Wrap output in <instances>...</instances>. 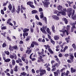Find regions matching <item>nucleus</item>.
<instances>
[{"label": "nucleus", "mask_w": 76, "mask_h": 76, "mask_svg": "<svg viewBox=\"0 0 76 76\" xmlns=\"http://www.w3.org/2000/svg\"><path fill=\"white\" fill-rule=\"evenodd\" d=\"M8 1H7L6 2V3H4L3 4V6H6V5H7V3H8Z\"/></svg>", "instance_id": "51"}, {"label": "nucleus", "mask_w": 76, "mask_h": 76, "mask_svg": "<svg viewBox=\"0 0 76 76\" xmlns=\"http://www.w3.org/2000/svg\"><path fill=\"white\" fill-rule=\"evenodd\" d=\"M20 75H22V76H26L27 75V73L25 72H23L21 73Z\"/></svg>", "instance_id": "24"}, {"label": "nucleus", "mask_w": 76, "mask_h": 76, "mask_svg": "<svg viewBox=\"0 0 76 76\" xmlns=\"http://www.w3.org/2000/svg\"><path fill=\"white\" fill-rule=\"evenodd\" d=\"M47 28V26H43L42 28H40V30L42 33H44L45 35L47 34V32H46V29Z\"/></svg>", "instance_id": "1"}, {"label": "nucleus", "mask_w": 76, "mask_h": 76, "mask_svg": "<svg viewBox=\"0 0 76 76\" xmlns=\"http://www.w3.org/2000/svg\"><path fill=\"white\" fill-rule=\"evenodd\" d=\"M69 57L70 60H71V61H73V59H74V56H73V54L71 53H69Z\"/></svg>", "instance_id": "7"}, {"label": "nucleus", "mask_w": 76, "mask_h": 76, "mask_svg": "<svg viewBox=\"0 0 76 76\" xmlns=\"http://www.w3.org/2000/svg\"><path fill=\"white\" fill-rule=\"evenodd\" d=\"M16 11V10L15 8V7H13L12 10L11 11L12 13H15Z\"/></svg>", "instance_id": "21"}, {"label": "nucleus", "mask_w": 76, "mask_h": 76, "mask_svg": "<svg viewBox=\"0 0 76 76\" xmlns=\"http://www.w3.org/2000/svg\"><path fill=\"white\" fill-rule=\"evenodd\" d=\"M1 14H2V15H4V11H3V10H1Z\"/></svg>", "instance_id": "58"}, {"label": "nucleus", "mask_w": 76, "mask_h": 76, "mask_svg": "<svg viewBox=\"0 0 76 76\" xmlns=\"http://www.w3.org/2000/svg\"><path fill=\"white\" fill-rule=\"evenodd\" d=\"M72 47L74 49H76V45H75V43H73L72 45Z\"/></svg>", "instance_id": "43"}, {"label": "nucleus", "mask_w": 76, "mask_h": 76, "mask_svg": "<svg viewBox=\"0 0 76 76\" xmlns=\"http://www.w3.org/2000/svg\"><path fill=\"white\" fill-rule=\"evenodd\" d=\"M14 72V71H13V69H11L10 71V74H12V75H13V74Z\"/></svg>", "instance_id": "54"}, {"label": "nucleus", "mask_w": 76, "mask_h": 76, "mask_svg": "<svg viewBox=\"0 0 76 76\" xmlns=\"http://www.w3.org/2000/svg\"><path fill=\"white\" fill-rule=\"evenodd\" d=\"M2 47H3V48H4V47H6L7 45H6V43L4 42L2 44Z\"/></svg>", "instance_id": "40"}, {"label": "nucleus", "mask_w": 76, "mask_h": 76, "mask_svg": "<svg viewBox=\"0 0 76 76\" xmlns=\"http://www.w3.org/2000/svg\"><path fill=\"white\" fill-rule=\"evenodd\" d=\"M75 10H73L72 15L71 16L73 20H76V15H75Z\"/></svg>", "instance_id": "6"}, {"label": "nucleus", "mask_w": 76, "mask_h": 76, "mask_svg": "<svg viewBox=\"0 0 76 76\" xmlns=\"http://www.w3.org/2000/svg\"><path fill=\"white\" fill-rule=\"evenodd\" d=\"M20 7H21V9H22V10H25L26 9L25 7H23V5H21Z\"/></svg>", "instance_id": "41"}, {"label": "nucleus", "mask_w": 76, "mask_h": 76, "mask_svg": "<svg viewBox=\"0 0 76 76\" xmlns=\"http://www.w3.org/2000/svg\"><path fill=\"white\" fill-rule=\"evenodd\" d=\"M7 38L8 39L9 41H12L11 39H10V38L9 36H7Z\"/></svg>", "instance_id": "50"}, {"label": "nucleus", "mask_w": 76, "mask_h": 76, "mask_svg": "<svg viewBox=\"0 0 76 76\" xmlns=\"http://www.w3.org/2000/svg\"><path fill=\"white\" fill-rule=\"evenodd\" d=\"M32 42L34 43V45H36L37 46L39 45V44L37 42L35 41H33Z\"/></svg>", "instance_id": "26"}, {"label": "nucleus", "mask_w": 76, "mask_h": 76, "mask_svg": "<svg viewBox=\"0 0 76 76\" xmlns=\"http://www.w3.org/2000/svg\"><path fill=\"white\" fill-rule=\"evenodd\" d=\"M10 59L9 58L6 59V60L4 61V62H6V63H7V62H10Z\"/></svg>", "instance_id": "35"}, {"label": "nucleus", "mask_w": 76, "mask_h": 76, "mask_svg": "<svg viewBox=\"0 0 76 76\" xmlns=\"http://www.w3.org/2000/svg\"><path fill=\"white\" fill-rule=\"evenodd\" d=\"M9 50L10 51H13V46H12L11 45H10L9 46Z\"/></svg>", "instance_id": "20"}, {"label": "nucleus", "mask_w": 76, "mask_h": 76, "mask_svg": "<svg viewBox=\"0 0 76 76\" xmlns=\"http://www.w3.org/2000/svg\"><path fill=\"white\" fill-rule=\"evenodd\" d=\"M20 5H18V10H16V12L17 13L19 14L20 12Z\"/></svg>", "instance_id": "15"}, {"label": "nucleus", "mask_w": 76, "mask_h": 76, "mask_svg": "<svg viewBox=\"0 0 76 76\" xmlns=\"http://www.w3.org/2000/svg\"><path fill=\"white\" fill-rule=\"evenodd\" d=\"M71 73H75V72L76 71V69H73V67L71 68Z\"/></svg>", "instance_id": "18"}, {"label": "nucleus", "mask_w": 76, "mask_h": 76, "mask_svg": "<svg viewBox=\"0 0 76 76\" xmlns=\"http://www.w3.org/2000/svg\"><path fill=\"white\" fill-rule=\"evenodd\" d=\"M13 50H18V46H17V45H15L14 46H13Z\"/></svg>", "instance_id": "32"}, {"label": "nucleus", "mask_w": 76, "mask_h": 76, "mask_svg": "<svg viewBox=\"0 0 76 76\" xmlns=\"http://www.w3.org/2000/svg\"><path fill=\"white\" fill-rule=\"evenodd\" d=\"M47 18H46V17H44V18H43V20H44V21H45V22L46 23V24H47Z\"/></svg>", "instance_id": "42"}, {"label": "nucleus", "mask_w": 76, "mask_h": 76, "mask_svg": "<svg viewBox=\"0 0 76 76\" xmlns=\"http://www.w3.org/2000/svg\"><path fill=\"white\" fill-rule=\"evenodd\" d=\"M35 46V45L33 43V42H32V43L31 44V46H30V48H34Z\"/></svg>", "instance_id": "34"}, {"label": "nucleus", "mask_w": 76, "mask_h": 76, "mask_svg": "<svg viewBox=\"0 0 76 76\" xmlns=\"http://www.w3.org/2000/svg\"><path fill=\"white\" fill-rule=\"evenodd\" d=\"M67 32V30H66L64 29L63 30V31H62V34L64 35H65V33L66 32Z\"/></svg>", "instance_id": "46"}, {"label": "nucleus", "mask_w": 76, "mask_h": 76, "mask_svg": "<svg viewBox=\"0 0 76 76\" xmlns=\"http://www.w3.org/2000/svg\"><path fill=\"white\" fill-rule=\"evenodd\" d=\"M27 5H29L30 7H31V8L34 9L35 8V7L34 5H33L34 4V2L31 1H29L27 3Z\"/></svg>", "instance_id": "4"}, {"label": "nucleus", "mask_w": 76, "mask_h": 76, "mask_svg": "<svg viewBox=\"0 0 76 76\" xmlns=\"http://www.w3.org/2000/svg\"><path fill=\"white\" fill-rule=\"evenodd\" d=\"M10 20H11V19H9L7 21V23H8V24H9V23H10Z\"/></svg>", "instance_id": "59"}, {"label": "nucleus", "mask_w": 76, "mask_h": 76, "mask_svg": "<svg viewBox=\"0 0 76 76\" xmlns=\"http://www.w3.org/2000/svg\"><path fill=\"white\" fill-rule=\"evenodd\" d=\"M67 48H68V46H65L63 50V52L64 53L65 52V51H66V50H67Z\"/></svg>", "instance_id": "37"}, {"label": "nucleus", "mask_w": 76, "mask_h": 76, "mask_svg": "<svg viewBox=\"0 0 76 76\" xmlns=\"http://www.w3.org/2000/svg\"><path fill=\"white\" fill-rule=\"evenodd\" d=\"M15 63H16V62H15V61L14 59H12V66H15Z\"/></svg>", "instance_id": "39"}, {"label": "nucleus", "mask_w": 76, "mask_h": 76, "mask_svg": "<svg viewBox=\"0 0 76 76\" xmlns=\"http://www.w3.org/2000/svg\"><path fill=\"white\" fill-rule=\"evenodd\" d=\"M20 44H23V42L22 40H20L19 42Z\"/></svg>", "instance_id": "64"}, {"label": "nucleus", "mask_w": 76, "mask_h": 76, "mask_svg": "<svg viewBox=\"0 0 76 76\" xmlns=\"http://www.w3.org/2000/svg\"><path fill=\"white\" fill-rule=\"evenodd\" d=\"M70 38L69 37H66V38L65 39L66 41V42L67 43H69V41H70Z\"/></svg>", "instance_id": "29"}, {"label": "nucleus", "mask_w": 76, "mask_h": 76, "mask_svg": "<svg viewBox=\"0 0 76 76\" xmlns=\"http://www.w3.org/2000/svg\"><path fill=\"white\" fill-rule=\"evenodd\" d=\"M58 11V13H60V15H63V16H66V12H65L64 11Z\"/></svg>", "instance_id": "9"}, {"label": "nucleus", "mask_w": 76, "mask_h": 76, "mask_svg": "<svg viewBox=\"0 0 76 76\" xmlns=\"http://www.w3.org/2000/svg\"><path fill=\"white\" fill-rule=\"evenodd\" d=\"M52 68L51 70L52 72H53V71H56V65L52 66Z\"/></svg>", "instance_id": "13"}, {"label": "nucleus", "mask_w": 76, "mask_h": 76, "mask_svg": "<svg viewBox=\"0 0 76 76\" xmlns=\"http://www.w3.org/2000/svg\"><path fill=\"white\" fill-rule=\"evenodd\" d=\"M57 8L58 10L59 11H63V7L59 5L57 6Z\"/></svg>", "instance_id": "12"}, {"label": "nucleus", "mask_w": 76, "mask_h": 76, "mask_svg": "<svg viewBox=\"0 0 76 76\" xmlns=\"http://www.w3.org/2000/svg\"><path fill=\"white\" fill-rule=\"evenodd\" d=\"M67 12L69 17L70 18V16H72V9L71 8H68L67 10Z\"/></svg>", "instance_id": "3"}, {"label": "nucleus", "mask_w": 76, "mask_h": 76, "mask_svg": "<svg viewBox=\"0 0 76 76\" xmlns=\"http://www.w3.org/2000/svg\"><path fill=\"white\" fill-rule=\"evenodd\" d=\"M31 48H29L28 47H27V49L26 50V53H28V54H29L31 53V52L32 51V50H30Z\"/></svg>", "instance_id": "8"}, {"label": "nucleus", "mask_w": 76, "mask_h": 76, "mask_svg": "<svg viewBox=\"0 0 76 76\" xmlns=\"http://www.w3.org/2000/svg\"><path fill=\"white\" fill-rule=\"evenodd\" d=\"M38 11H37V10H33L31 11V14H36V13H38Z\"/></svg>", "instance_id": "17"}, {"label": "nucleus", "mask_w": 76, "mask_h": 76, "mask_svg": "<svg viewBox=\"0 0 76 76\" xmlns=\"http://www.w3.org/2000/svg\"><path fill=\"white\" fill-rule=\"evenodd\" d=\"M35 18L37 20H39V18L38 17V15H36L35 16Z\"/></svg>", "instance_id": "55"}, {"label": "nucleus", "mask_w": 76, "mask_h": 76, "mask_svg": "<svg viewBox=\"0 0 76 76\" xmlns=\"http://www.w3.org/2000/svg\"><path fill=\"white\" fill-rule=\"evenodd\" d=\"M23 57V58H26V54H24L23 55V57Z\"/></svg>", "instance_id": "63"}, {"label": "nucleus", "mask_w": 76, "mask_h": 76, "mask_svg": "<svg viewBox=\"0 0 76 76\" xmlns=\"http://www.w3.org/2000/svg\"><path fill=\"white\" fill-rule=\"evenodd\" d=\"M16 62L17 63H22V60L20 58H18V60H16ZM19 62L20 63H19Z\"/></svg>", "instance_id": "16"}, {"label": "nucleus", "mask_w": 76, "mask_h": 76, "mask_svg": "<svg viewBox=\"0 0 76 76\" xmlns=\"http://www.w3.org/2000/svg\"><path fill=\"white\" fill-rule=\"evenodd\" d=\"M29 31V28H25L23 30V32L24 33H25L26 32H28Z\"/></svg>", "instance_id": "22"}, {"label": "nucleus", "mask_w": 76, "mask_h": 76, "mask_svg": "<svg viewBox=\"0 0 76 76\" xmlns=\"http://www.w3.org/2000/svg\"><path fill=\"white\" fill-rule=\"evenodd\" d=\"M13 55L14 56L15 60H16V59L17 58V56H16V54L15 53H14L13 54Z\"/></svg>", "instance_id": "47"}, {"label": "nucleus", "mask_w": 76, "mask_h": 76, "mask_svg": "<svg viewBox=\"0 0 76 76\" xmlns=\"http://www.w3.org/2000/svg\"><path fill=\"white\" fill-rule=\"evenodd\" d=\"M67 61L68 62V63H71L73 62V61H72V60L70 59H68L67 60Z\"/></svg>", "instance_id": "44"}, {"label": "nucleus", "mask_w": 76, "mask_h": 76, "mask_svg": "<svg viewBox=\"0 0 76 76\" xmlns=\"http://www.w3.org/2000/svg\"><path fill=\"white\" fill-rule=\"evenodd\" d=\"M53 18L56 20H58L60 19L59 17H57V15H53Z\"/></svg>", "instance_id": "11"}, {"label": "nucleus", "mask_w": 76, "mask_h": 76, "mask_svg": "<svg viewBox=\"0 0 76 76\" xmlns=\"http://www.w3.org/2000/svg\"><path fill=\"white\" fill-rule=\"evenodd\" d=\"M48 50L49 52L50 53V54H54V52H53V50H51V48H48Z\"/></svg>", "instance_id": "23"}, {"label": "nucleus", "mask_w": 76, "mask_h": 76, "mask_svg": "<svg viewBox=\"0 0 76 76\" xmlns=\"http://www.w3.org/2000/svg\"><path fill=\"white\" fill-rule=\"evenodd\" d=\"M63 19V20L65 22V23L66 24H67L68 23V20H67V19L66 18H64Z\"/></svg>", "instance_id": "25"}, {"label": "nucleus", "mask_w": 76, "mask_h": 76, "mask_svg": "<svg viewBox=\"0 0 76 76\" xmlns=\"http://www.w3.org/2000/svg\"><path fill=\"white\" fill-rule=\"evenodd\" d=\"M10 57L11 58H12V59H13L14 58V55H11L10 56Z\"/></svg>", "instance_id": "53"}, {"label": "nucleus", "mask_w": 76, "mask_h": 76, "mask_svg": "<svg viewBox=\"0 0 76 76\" xmlns=\"http://www.w3.org/2000/svg\"><path fill=\"white\" fill-rule=\"evenodd\" d=\"M7 28L6 26H3L1 28V30H4L5 29H6Z\"/></svg>", "instance_id": "49"}, {"label": "nucleus", "mask_w": 76, "mask_h": 76, "mask_svg": "<svg viewBox=\"0 0 76 76\" xmlns=\"http://www.w3.org/2000/svg\"><path fill=\"white\" fill-rule=\"evenodd\" d=\"M65 69H66V68H65V67L63 68L61 70V72H63V71H64V70H65Z\"/></svg>", "instance_id": "48"}, {"label": "nucleus", "mask_w": 76, "mask_h": 76, "mask_svg": "<svg viewBox=\"0 0 76 76\" xmlns=\"http://www.w3.org/2000/svg\"><path fill=\"white\" fill-rule=\"evenodd\" d=\"M45 1V2H42L44 4V7H48L49 6H48L49 4H50V3L48 2L50 1V0H44Z\"/></svg>", "instance_id": "2"}, {"label": "nucleus", "mask_w": 76, "mask_h": 76, "mask_svg": "<svg viewBox=\"0 0 76 76\" xmlns=\"http://www.w3.org/2000/svg\"><path fill=\"white\" fill-rule=\"evenodd\" d=\"M46 31L49 35H51V31H50V29H49V28H48L47 29H46Z\"/></svg>", "instance_id": "19"}, {"label": "nucleus", "mask_w": 76, "mask_h": 76, "mask_svg": "<svg viewBox=\"0 0 76 76\" xmlns=\"http://www.w3.org/2000/svg\"><path fill=\"white\" fill-rule=\"evenodd\" d=\"M48 38H49V39H51V36L49 35V34H48Z\"/></svg>", "instance_id": "62"}, {"label": "nucleus", "mask_w": 76, "mask_h": 76, "mask_svg": "<svg viewBox=\"0 0 76 76\" xmlns=\"http://www.w3.org/2000/svg\"><path fill=\"white\" fill-rule=\"evenodd\" d=\"M31 38V37L27 36L25 40L26 41H29Z\"/></svg>", "instance_id": "30"}, {"label": "nucleus", "mask_w": 76, "mask_h": 76, "mask_svg": "<svg viewBox=\"0 0 76 76\" xmlns=\"http://www.w3.org/2000/svg\"><path fill=\"white\" fill-rule=\"evenodd\" d=\"M15 72H18V66H16L15 68L13 69Z\"/></svg>", "instance_id": "28"}, {"label": "nucleus", "mask_w": 76, "mask_h": 76, "mask_svg": "<svg viewBox=\"0 0 76 76\" xmlns=\"http://www.w3.org/2000/svg\"><path fill=\"white\" fill-rule=\"evenodd\" d=\"M50 42H51V43H52V44H53V45H54V44H55V42H54V41L53 40V39H50Z\"/></svg>", "instance_id": "45"}, {"label": "nucleus", "mask_w": 76, "mask_h": 76, "mask_svg": "<svg viewBox=\"0 0 76 76\" xmlns=\"http://www.w3.org/2000/svg\"><path fill=\"white\" fill-rule=\"evenodd\" d=\"M54 38L55 40L56 41L60 39V37H59V36L58 35L55 36Z\"/></svg>", "instance_id": "14"}, {"label": "nucleus", "mask_w": 76, "mask_h": 76, "mask_svg": "<svg viewBox=\"0 0 76 76\" xmlns=\"http://www.w3.org/2000/svg\"><path fill=\"white\" fill-rule=\"evenodd\" d=\"M31 72L33 73H35V70L34 69H32Z\"/></svg>", "instance_id": "60"}, {"label": "nucleus", "mask_w": 76, "mask_h": 76, "mask_svg": "<svg viewBox=\"0 0 76 76\" xmlns=\"http://www.w3.org/2000/svg\"><path fill=\"white\" fill-rule=\"evenodd\" d=\"M40 76H42V75L46 73V71H45V70H42L40 71Z\"/></svg>", "instance_id": "10"}, {"label": "nucleus", "mask_w": 76, "mask_h": 76, "mask_svg": "<svg viewBox=\"0 0 76 76\" xmlns=\"http://www.w3.org/2000/svg\"><path fill=\"white\" fill-rule=\"evenodd\" d=\"M39 57L38 58V59L37 61L38 63H41L42 62V63H44V60L42 58L43 57L42 56L39 55Z\"/></svg>", "instance_id": "5"}, {"label": "nucleus", "mask_w": 76, "mask_h": 76, "mask_svg": "<svg viewBox=\"0 0 76 76\" xmlns=\"http://www.w3.org/2000/svg\"><path fill=\"white\" fill-rule=\"evenodd\" d=\"M66 2L67 3H68V4H69V6H71V4H72V3H73V1L71 2L70 1H67Z\"/></svg>", "instance_id": "33"}, {"label": "nucleus", "mask_w": 76, "mask_h": 76, "mask_svg": "<svg viewBox=\"0 0 76 76\" xmlns=\"http://www.w3.org/2000/svg\"><path fill=\"white\" fill-rule=\"evenodd\" d=\"M8 8L9 10H12V4H10L9 5Z\"/></svg>", "instance_id": "36"}, {"label": "nucleus", "mask_w": 76, "mask_h": 76, "mask_svg": "<svg viewBox=\"0 0 76 76\" xmlns=\"http://www.w3.org/2000/svg\"><path fill=\"white\" fill-rule=\"evenodd\" d=\"M5 53L7 55H9V54H10V53H9V52L8 51H5Z\"/></svg>", "instance_id": "52"}, {"label": "nucleus", "mask_w": 76, "mask_h": 76, "mask_svg": "<svg viewBox=\"0 0 76 76\" xmlns=\"http://www.w3.org/2000/svg\"><path fill=\"white\" fill-rule=\"evenodd\" d=\"M54 73L55 76H58V74L57 72H54Z\"/></svg>", "instance_id": "38"}, {"label": "nucleus", "mask_w": 76, "mask_h": 76, "mask_svg": "<svg viewBox=\"0 0 76 76\" xmlns=\"http://www.w3.org/2000/svg\"><path fill=\"white\" fill-rule=\"evenodd\" d=\"M39 12H42L43 10H42V8H39Z\"/></svg>", "instance_id": "57"}, {"label": "nucleus", "mask_w": 76, "mask_h": 76, "mask_svg": "<svg viewBox=\"0 0 76 76\" xmlns=\"http://www.w3.org/2000/svg\"><path fill=\"white\" fill-rule=\"evenodd\" d=\"M74 29H76V27L75 26H72L71 29V32H73V30H74Z\"/></svg>", "instance_id": "27"}, {"label": "nucleus", "mask_w": 76, "mask_h": 76, "mask_svg": "<svg viewBox=\"0 0 76 76\" xmlns=\"http://www.w3.org/2000/svg\"><path fill=\"white\" fill-rule=\"evenodd\" d=\"M44 47H45L46 50H47L48 49V48H50V46H49V45H44Z\"/></svg>", "instance_id": "31"}, {"label": "nucleus", "mask_w": 76, "mask_h": 76, "mask_svg": "<svg viewBox=\"0 0 76 76\" xmlns=\"http://www.w3.org/2000/svg\"><path fill=\"white\" fill-rule=\"evenodd\" d=\"M64 56L65 57H68L69 56V55L68 54H66L64 55Z\"/></svg>", "instance_id": "61"}, {"label": "nucleus", "mask_w": 76, "mask_h": 76, "mask_svg": "<svg viewBox=\"0 0 76 76\" xmlns=\"http://www.w3.org/2000/svg\"><path fill=\"white\" fill-rule=\"evenodd\" d=\"M34 31V28H30V31L31 33H33Z\"/></svg>", "instance_id": "56"}]
</instances>
